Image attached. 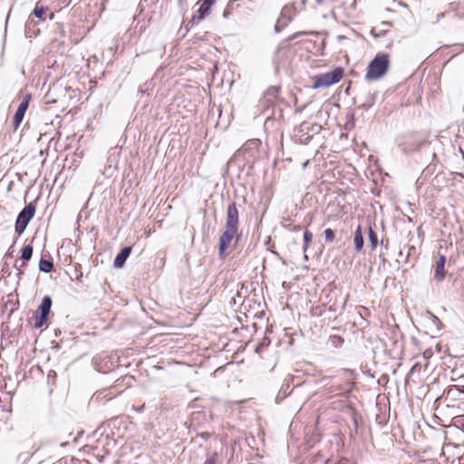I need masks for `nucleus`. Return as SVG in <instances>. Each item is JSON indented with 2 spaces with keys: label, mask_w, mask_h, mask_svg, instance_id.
Listing matches in <instances>:
<instances>
[{
  "label": "nucleus",
  "mask_w": 464,
  "mask_h": 464,
  "mask_svg": "<svg viewBox=\"0 0 464 464\" xmlns=\"http://www.w3.org/2000/svg\"><path fill=\"white\" fill-rule=\"evenodd\" d=\"M389 64L390 61L388 54H376L375 57L370 62L367 67L365 78L370 81L380 79L386 73L389 68Z\"/></svg>",
  "instance_id": "1"
},
{
  "label": "nucleus",
  "mask_w": 464,
  "mask_h": 464,
  "mask_svg": "<svg viewBox=\"0 0 464 464\" xmlns=\"http://www.w3.org/2000/svg\"><path fill=\"white\" fill-rule=\"evenodd\" d=\"M343 75V69L336 67L331 72L319 74L314 78L313 87L314 89L326 88L338 82Z\"/></svg>",
  "instance_id": "2"
},
{
  "label": "nucleus",
  "mask_w": 464,
  "mask_h": 464,
  "mask_svg": "<svg viewBox=\"0 0 464 464\" xmlns=\"http://www.w3.org/2000/svg\"><path fill=\"white\" fill-rule=\"evenodd\" d=\"M52 304L53 301L49 295L43 297L41 304L33 317L34 320V328L40 329L46 324L49 314L51 312Z\"/></svg>",
  "instance_id": "3"
},
{
  "label": "nucleus",
  "mask_w": 464,
  "mask_h": 464,
  "mask_svg": "<svg viewBox=\"0 0 464 464\" xmlns=\"http://www.w3.org/2000/svg\"><path fill=\"white\" fill-rule=\"evenodd\" d=\"M35 214V205L34 202L27 204L18 214L15 221V232L21 235L26 229L29 222Z\"/></svg>",
  "instance_id": "4"
},
{
  "label": "nucleus",
  "mask_w": 464,
  "mask_h": 464,
  "mask_svg": "<svg viewBox=\"0 0 464 464\" xmlns=\"http://www.w3.org/2000/svg\"><path fill=\"white\" fill-rule=\"evenodd\" d=\"M225 227L226 229L220 236L218 242V255L222 258L226 256L227 250L230 246L233 238L236 237L237 241H238L241 237V234L238 233L237 228H234L228 226H225Z\"/></svg>",
  "instance_id": "5"
},
{
  "label": "nucleus",
  "mask_w": 464,
  "mask_h": 464,
  "mask_svg": "<svg viewBox=\"0 0 464 464\" xmlns=\"http://www.w3.org/2000/svg\"><path fill=\"white\" fill-rule=\"evenodd\" d=\"M298 377L299 375H288L285 379V382L276 397V402L277 404L281 402L282 399L287 397L291 393L294 387L301 385V382H298L295 384V379Z\"/></svg>",
  "instance_id": "6"
},
{
  "label": "nucleus",
  "mask_w": 464,
  "mask_h": 464,
  "mask_svg": "<svg viewBox=\"0 0 464 464\" xmlns=\"http://www.w3.org/2000/svg\"><path fill=\"white\" fill-rule=\"evenodd\" d=\"M31 99H32L31 93H27L23 97V100L20 102V104L14 113V116L13 125H14V130H17L19 128L20 124L22 123L24 114L29 107V102H30Z\"/></svg>",
  "instance_id": "7"
},
{
  "label": "nucleus",
  "mask_w": 464,
  "mask_h": 464,
  "mask_svg": "<svg viewBox=\"0 0 464 464\" xmlns=\"http://www.w3.org/2000/svg\"><path fill=\"white\" fill-rule=\"evenodd\" d=\"M226 226L238 229L239 213L236 202L230 203L227 207Z\"/></svg>",
  "instance_id": "8"
},
{
  "label": "nucleus",
  "mask_w": 464,
  "mask_h": 464,
  "mask_svg": "<svg viewBox=\"0 0 464 464\" xmlns=\"http://www.w3.org/2000/svg\"><path fill=\"white\" fill-rule=\"evenodd\" d=\"M295 15V7L293 5H285L281 11L278 23H283V26H286Z\"/></svg>",
  "instance_id": "9"
},
{
  "label": "nucleus",
  "mask_w": 464,
  "mask_h": 464,
  "mask_svg": "<svg viewBox=\"0 0 464 464\" xmlns=\"http://www.w3.org/2000/svg\"><path fill=\"white\" fill-rule=\"evenodd\" d=\"M113 400V392L111 391H102L94 393L91 398L92 404H106Z\"/></svg>",
  "instance_id": "10"
},
{
  "label": "nucleus",
  "mask_w": 464,
  "mask_h": 464,
  "mask_svg": "<svg viewBox=\"0 0 464 464\" xmlns=\"http://www.w3.org/2000/svg\"><path fill=\"white\" fill-rule=\"evenodd\" d=\"M445 264L446 256L444 255L440 256L439 259L436 261L434 269V279L438 282L442 281L445 277Z\"/></svg>",
  "instance_id": "11"
},
{
  "label": "nucleus",
  "mask_w": 464,
  "mask_h": 464,
  "mask_svg": "<svg viewBox=\"0 0 464 464\" xmlns=\"http://www.w3.org/2000/svg\"><path fill=\"white\" fill-rule=\"evenodd\" d=\"M132 248L130 246H124L121 249V251L117 254L114 258L113 266L117 268H121L124 266L127 258L131 254Z\"/></svg>",
  "instance_id": "12"
},
{
  "label": "nucleus",
  "mask_w": 464,
  "mask_h": 464,
  "mask_svg": "<svg viewBox=\"0 0 464 464\" xmlns=\"http://www.w3.org/2000/svg\"><path fill=\"white\" fill-rule=\"evenodd\" d=\"M215 1L216 0H203V3L198 10V14L194 15L189 23L193 22L196 18L198 20L204 19L205 16L209 13L210 8L214 5Z\"/></svg>",
  "instance_id": "13"
},
{
  "label": "nucleus",
  "mask_w": 464,
  "mask_h": 464,
  "mask_svg": "<svg viewBox=\"0 0 464 464\" xmlns=\"http://www.w3.org/2000/svg\"><path fill=\"white\" fill-rule=\"evenodd\" d=\"M353 244H354V249L357 253L361 252L364 246V240L362 237V226H357L354 236H353Z\"/></svg>",
  "instance_id": "14"
},
{
  "label": "nucleus",
  "mask_w": 464,
  "mask_h": 464,
  "mask_svg": "<svg viewBox=\"0 0 464 464\" xmlns=\"http://www.w3.org/2000/svg\"><path fill=\"white\" fill-rule=\"evenodd\" d=\"M378 409L380 410V412L375 414L376 422L382 426L385 425L390 417L391 408H378Z\"/></svg>",
  "instance_id": "15"
},
{
  "label": "nucleus",
  "mask_w": 464,
  "mask_h": 464,
  "mask_svg": "<svg viewBox=\"0 0 464 464\" xmlns=\"http://www.w3.org/2000/svg\"><path fill=\"white\" fill-rule=\"evenodd\" d=\"M48 10L47 7L40 6L38 4H36L34 9L33 10L32 14L42 21H45V13Z\"/></svg>",
  "instance_id": "16"
},
{
  "label": "nucleus",
  "mask_w": 464,
  "mask_h": 464,
  "mask_svg": "<svg viewBox=\"0 0 464 464\" xmlns=\"http://www.w3.org/2000/svg\"><path fill=\"white\" fill-rule=\"evenodd\" d=\"M53 268V263L51 260L41 258L39 262V270L44 273H49Z\"/></svg>",
  "instance_id": "17"
},
{
  "label": "nucleus",
  "mask_w": 464,
  "mask_h": 464,
  "mask_svg": "<svg viewBox=\"0 0 464 464\" xmlns=\"http://www.w3.org/2000/svg\"><path fill=\"white\" fill-rule=\"evenodd\" d=\"M33 246L31 245H26L22 248L21 251V258L24 262L29 261L33 256Z\"/></svg>",
  "instance_id": "18"
},
{
  "label": "nucleus",
  "mask_w": 464,
  "mask_h": 464,
  "mask_svg": "<svg viewBox=\"0 0 464 464\" xmlns=\"http://www.w3.org/2000/svg\"><path fill=\"white\" fill-rule=\"evenodd\" d=\"M369 241L370 246L372 250H374L379 245L377 234L373 231L371 226L369 227Z\"/></svg>",
  "instance_id": "19"
},
{
  "label": "nucleus",
  "mask_w": 464,
  "mask_h": 464,
  "mask_svg": "<svg viewBox=\"0 0 464 464\" xmlns=\"http://www.w3.org/2000/svg\"><path fill=\"white\" fill-rule=\"evenodd\" d=\"M279 93V87L276 86H271L269 87L266 93L265 98L267 100V102H271L272 99H275Z\"/></svg>",
  "instance_id": "20"
},
{
  "label": "nucleus",
  "mask_w": 464,
  "mask_h": 464,
  "mask_svg": "<svg viewBox=\"0 0 464 464\" xmlns=\"http://www.w3.org/2000/svg\"><path fill=\"white\" fill-rule=\"evenodd\" d=\"M312 239H313V233L306 229L304 232V246H303V248L304 251L308 248L309 244L311 243Z\"/></svg>",
  "instance_id": "21"
},
{
  "label": "nucleus",
  "mask_w": 464,
  "mask_h": 464,
  "mask_svg": "<svg viewBox=\"0 0 464 464\" xmlns=\"http://www.w3.org/2000/svg\"><path fill=\"white\" fill-rule=\"evenodd\" d=\"M335 233L332 228H326L324 230V238L326 242H332L334 240Z\"/></svg>",
  "instance_id": "22"
},
{
  "label": "nucleus",
  "mask_w": 464,
  "mask_h": 464,
  "mask_svg": "<svg viewBox=\"0 0 464 464\" xmlns=\"http://www.w3.org/2000/svg\"><path fill=\"white\" fill-rule=\"evenodd\" d=\"M218 455L217 452H213L208 455L205 462L203 464H216L218 461Z\"/></svg>",
  "instance_id": "23"
},
{
  "label": "nucleus",
  "mask_w": 464,
  "mask_h": 464,
  "mask_svg": "<svg viewBox=\"0 0 464 464\" xmlns=\"http://www.w3.org/2000/svg\"><path fill=\"white\" fill-rule=\"evenodd\" d=\"M234 2H235L234 0H231L227 5V6H226V8H225V10L223 12V17L224 18H227L231 14Z\"/></svg>",
  "instance_id": "24"
},
{
  "label": "nucleus",
  "mask_w": 464,
  "mask_h": 464,
  "mask_svg": "<svg viewBox=\"0 0 464 464\" xmlns=\"http://www.w3.org/2000/svg\"><path fill=\"white\" fill-rule=\"evenodd\" d=\"M386 33H387L386 30H382L379 32H376V30L374 28H372L371 30V34L375 38L383 37L386 34Z\"/></svg>",
  "instance_id": "25"
},
{
  "label": "nucleus",
  "mask_w": 464,
  "mask_h": 464,
  "mask_svg": "<svg viewBox=\"0 0 464 464\" xmlns=\"http://www.w3.org/2000/svg\"><path fill=\"white\" fill-rule=\"evenodd\" d=\"M294 375H299L298 378L295 379V384L298 382H301V384L304 382L303 379H302V376H303V372L301 370H295V374Z\"/></svg>",
  "instance_id": "26"
},
{
  "label": "nucleus",
  "mask_w": 464,
  "mask_h": 464,
  "mask_svg": "<svg viewBox=\"0 0 464 464\" xmlns=\"http://www.w3.org/2000/svg\"><path fill=\"white\" fill-rule=\"evenodd\" d=\"M332 341H333V343L334 345L341 344V343H343V339L341 336H338V335H334L332 337Z\"/></svg>",
  "instance_id": "27"
},
{
  "label": "nucleus",
  "mask_w": 464,
  "mask_h": 464,
  "mask_svg": "<svg viewBox=\"0 0 464 464\" xmlns=\"http://www.w3.org/2000/svg\"><path fill=\"white\" fill-rule=\"evenodd\" d=\"M285 26H283V23H278V21L276 22L275 27H274V31L276 34H278L282 31V29L284 28Z\"/></svg>",
  "instance_id": "28"
},
{
  "label": "nucleus",
  "mask_w": 464,
  "mask_h": 464,
  "mask_svg": "<svg viewBox=\"0 0 464 464\" xmlns=\"http://www.w3.org/2000/svg\"><path fill=\"white\" fill-rule=\"evenodd\" d=\"M373 103H374V98L372 97L370 103H363V104L361 105V107L365 109V110H367L370 107H372Z\"/></svg>",
  "instance_id": "29"
},
{
  "label": "nucleus",
  "mask_w": 464,
  "mask_h": 464,
  "mask_svg": "<svg viewBox=\"0 0 464 464\" xmlns=\"http://www.w3.org/2000/svg\"><path fill=\"white\" fill-rule=\"evenodd\" d=\"M200 437H201L202 439H204V440H208V439L209 438V433H208V432H202V433L200 434Z\"/></svg>",
  "instance_id": "30"
},
{
  "label": "nucleus",
  "mask_w": 464,
  "mask_h": 464,
  "mask_svg": "<svg viewBox=\"0 0 464 464\" xmlns=\"http://www.w3.org/2000/svg\"><path fill=\"white\" fill-rule=\"evenodd\" d=\"M56 376V373L54 371H51L49 372L48 373V379L50 380L51 378H54Z\"/></svg>",
  "instance_id": "31"
},
{
  "label": "nucleus",
  "mask_w": 464,
  "mask_h": 464,
  "mask_svg": "<svg viewBox=\"0 0 464 464\" xmlns=\"http://www.w3.org/2000/svg\"><path fill=\"white\" fill-rule=\"evenodd\" d=\"M33 23H34V20H32V19H30V18H29V19H28V21H27V23H26V24H25V28H26V29H29V28H30V26H31V24H32Z\"/></svg>",
  "instance_id": "32"
},
{
  "label": "nucleus",
  "mask_w": 464,
  "mask_h": 464,
  "mask_svg": "<svg viewBox=\"0 0 464 464\" xmlns=\"http://www.w3.org/2000/svg\"><path fill=\"white\" fill-rule=\"evenodd\" d=\"M263 348V344L259 343L256 348V353H260Z\"/></svg>",
  "instance_id": "33"
},
{
  "label": "nucleus",
  "mask_w": 464,
  "mask_h": 464,
  "mask_svg": "<svg viewBox=\"0 0 464 464\" xmlns=\"http://www.w3.org/2000/svg\"><path fill=\"white\" fill-rule=\"evenodd\" d=\"M269 343H270V341L267 340L266 338H265L261 343L263 344V347H265L266 345H268Z\"/></svg>",
  "instance_id": "34"
},
{
  "label": "nucleus",
  "mask_w": 464,
  "mask_h": 464,
  "mask_svg": "<svg viewBox=\"0 0 464 464\" xmlns=\"http://www.w3.org/2000/svg\"><path fill=\"white\" fill-rule=\"evenodd\" d=\"M429 314H430V316L432 317V319H433V321H434V322H440L438 317H436L435 315H433V314H430V313H429Z\"/></svg>",
  "instance_id": "35"
},
{
  "label": "nucleus",
  "mask_w": 464,
  "mask_h": 464,
  "mask_svg": "<svg viewBox=\"0 0 464 464\" xmlns=\"http://www.w3.org/2000/svg\"><path fill=\"white\" fill-rule=\"evenodd\" d=\"M458 390H459L461 393H464V385L459 386V387L458 388Z\"/></svg>",
  "instance_id": "36"
},
{
  "label": "nucleus",
  "mask_w": 464,
  "mask_h": 464,
  "mask_svg": "<svg viewBox=\"0 0 464 464\" xmlns=\"http://www.w3.org/2000/svg\"><path fill=\"white\" fill-rule=\"evenodd\" d=\"M324 3V0H316V4L321 5Z\"/></svg>",
  "instance_id": "37"
},
{
  "label": "nucleus",
  "mask_w": 464,
  "mask_h": 464,
  "mask_svg": "<svg viewBox=\"0 0 464 464\" xmlns=\"http://www.w3.org/2000/svg\"><path fill=\"white\" fill-rule=\"evenodd\" d=\"M381 245L385 246V247L388 248V244L384 243L383 239L381 240Z\"/></svg>",
  "instance_id": "38"
},
{
  "label": "nucleus",
  "mask_w": 464,
  "mask_h": 464,
  "mask_svg": "<svg viewBox=\"0 0 464 464\" xmlns=\"http://www.w3.org/2000/svg\"><path fill=\"white\" fill-rule=\"evenodd\" d=\"M443 409H444V408H439V407H436V408H435V411L441 412Z\"/></svg>",
  "instance_id": "39"
},
{
  "label": "nucleus",
  "mask_w": 464,
  "mask_h": 464,
  "mask_svg": "<svg viewBox=\"0 0 464 464\" xmlns=\"http://www.w3.org/2000/svg\"><path fill=\"white\" fill-rule=\"evenodd\" d=\"M22 274H23L22 270L17 269V275H18V276H20V275H22Z\"/></svg>",
  "instance_id": "40"
},
{
  "label": "nucleus",
  "mask_w": 464,
  "mask_h": 464,
  "mask_svg": "<svg viewBox=\"0 0 464 464\" xmlns=\"http://www.w3.org/2000/svg\"><path fill=\"white\" fill-rule=\"evenodd\" d=\"M382 24H386V25H390V24H391V23H390V22H383Z\"/></svg>",
  "instance_id": "41"
},
{
  "label": "nucleus",
  "mask_w": 464,
  "mask_h": 464,
  "mask_svg": "<svg viewBox=\"0 0 464 464\" xmlns=\"http://www.w3.org/2000/svg\"><path fill=\"white\" fill-rule=\"evenodd\" d=\"M135 409L138 410L139 411H141V410H143V408H141V407L135 408Z\"/></svg>",
  "instance_id": "42"
},
{
  "label": "nucleus",
  "mask_w": 464,
  "mask_h": 464,
  "mask_svg": "<svg viewBox=\"0 0 464 464\" xmlns=\"http://www.w3.org/2000/svg\"><path fill=\"white\" fill-rule=\"evenodd\" d=\"M53 18V14H51L49 19L52 20Z\"/></svg>",
  "instance_id": "43"
},
{
  "label": "nucleus",
  "mask_w": 464,
  "mask_h": 464,
  "mask_svg": "<svg viewBox=\"0 0 464 464\" xmlns=\"http://www.w3.org/2000/svg\"><path fill=\"white\" fill-rule=\"evenodd\" d=\"M306 3V0H302V5H304Z\"/></svg>",
  "instance_id": "44"
},
{
  "label": "nucleus",
  "mask_w": 464,
  "mask_h": 464,
  "mask_svg": "<svg viewBox=\"0 0 464 464\" xmlns=\"http://www.w3.org/2000/svg\"><path fill=\"white\" fill-rule=\"evenodd\" d=\"M300 229V226H297L295 227V230H299Z\"/></svg>",
  "instance_id": "45"
},
{
  "label": "nucleus",
  "mask_w": 464,
  "mask_h": 464,
  "mask_svg": "<svg viewBox=\"0 0 464 464\" xmlns=\"http://www.w3.org/2000/svg\"><path fill=\"white\" fill-rule=\"evenodd\" d=\"M380 258H382L383 262L385 261V258H384V257H382V255H380Z\"/></svg>",
  "instance_id": "46"
},
{
  "label": "nucleus",
  "mask_w": 464,
  "mask_h": 464,
  "mask_svg": "<svg viewBox=\"0 0 464 464\" xmlns=\"http://www.w3.org/2000/svg\"><path fill=\"white\" fill-rule=\"evenodd\" d=\"M342 406L348 407V406H352V405L351 404H343Z\"/></svg>",
  "instance_id": "47"
},
{
  "label": "nucleus",
  "mask_w": 464,
  "mask_h": 464,
  "mask_svg": "<svg viewBox=\"0 0 464 464\" xmlns=\"http://www.w3.org/2000/svg\"><path fill=\"white\" fill-rule=\"evenodd\" d=\"M11 409H12V408H8L6 411H7L8 413H10V412H11Z\"/></svg>",
  "instance_id": "48"
},
{
  "label": "nucleus",
  "mask_w": 464,
  "mask_h": 464,
  "mask_svg": "<svg viewBox=\"0 0 464 464\" xmlns=\"http://www.w3.org/2000/svg\"><path fill=\"white\" fill-rule=\"evenodd\" d=\"M461 420H463L462 419H459L456 420V422H460Z\"/></svg>",
  "instance_id": "49"
},
{
  "label": "nucleus",
  "mask_w": 464,
  "mask_h": 464,
  "mask_svg": "<svg viewBox=\"0 0 464 464\" xmlns=\"http://www.w3.org/2000/svg\"><path fill=\"white\" fill-rule=\"evenodd\" d=\"M332 2H335L336 0H331Z\"/></svg>",
  "instance_id": "50"
}]
</instances>
